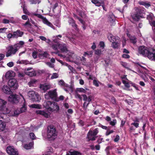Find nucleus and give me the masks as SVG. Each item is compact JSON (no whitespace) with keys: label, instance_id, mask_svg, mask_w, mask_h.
Segmentation results:
<instances>
[{"label":"nucleus","instance_id":"nucleus-41","mask_svg":"<svg viewBox=\"0 0 155 155\" xmlns=\"http://www.w3.org/2000/svg\"><path fill=\"white\" fill-rule=\"evenodd\" d=\"M59 44H53L52 46V48L54 50L58 51V45Z\"/></svg>","mask_w":155,"mask_h":155},{"label":"nucleus","instance_id":"nucleus-30","mask_svg":"<svg viewBox=\"0 0 155 155\" xmlns=\"http://www.w3.org/2000/svg\"><path fill=\"white\" fill-rule=\"evenodd\" d=\"M131 17L133 19L136 21H139L141 17L139 15H138L135 13L132 15Z\"/></svg>","mask_w":155,"mask_h":155},{"label":"nucleus","instance_id":"nucleus-50","mask_svg":"<svg viewBox=\"0 0 155 155\" xmlns=\"http://www.w3.org/2000/svg\"><path fill=\"white\" fill-rule=\"evenodd\" d=\"M27 25H28L29 26H31L32 25L30 23L29 21V19H28V20L25 23L23 24V25L25 26Z\"/></svg>","mask_w":155,"mask_h":155},{"label":"nucleus","instance_id":"nucleus-6","mask_svg":"<svg viewBox=\"0 0 155 155\" xmlns=\"http://www.w3.org/2000/svg\"><path fill=\"white\" fill-rule=\"evenodd\" d=\"M8 85L12 90L17 89L18 85L17 81L15 78H11L8 81Z\"/></svg>","mask_w":155,"mask_h":155},{"label":"nucleus","instance_id":"nucleus-34","mask_svg":"<svg viewBox=\"0 0 155 155\" xmlns=\"http://www.w3.org/2000/svg\"><path fill=\"white\" fill-rule=\"evenodd\" d=\"M33 146V144L31 142L28 144H25L24 147L25 149L27 150L30 149Z\"/></svg>","mask_w":155,"mask_h":155},{"label":"nucleus","instance_id":"nucleus-17","mask_svg":"<svg viewBox=\"0 0 155 155\" xmlns=\"http://www.w3.org/2000/svg\"><path fill=\"white\" fill-rule=\"evenodd\" d=\"M92 130H90L87 134V138L88 139V141H94L95 140L97 137H94L92 134Z\"/></svg>","mask_w":155,"mask_h":155},{"label":"nucleus","instance_id":"nucleus-56","mask_svg":"<svg viewBox=\"0 0 155 155\" xmlns=\"http://www.w3.org/2000/svg\"><path fill=\"white\" fill-rule=\"evenodd\" d=\"M93 54V52L91 51H89L88 52H85L84 54V55L85 56L86 55H89L92 56Z\"/></svg>","mask_w":155,"mask_h":155},{"label":"nucleus","instance_id":"nucleus-27","mask_svg":"<svg viewBox=\"0 0 155 155\" xmlns=\"http://www.w3.org/2000/svg\"><path fill=\"white\" fill-rule=\"evenodd\" d=\"M139 4L141 5H143L146 8H148L151 5L149 3H147L146 2L141 1L139 2Z\"/></svg>","mask_w":155,"mask_h":155},{"label":"nucleus","instance_id":"nucleus-16","mask_svg":"<svg viewBox=\"0 0 155 155\" xmlns=\"http://www.w3.org/2000/svg\"><path fill=\"white\" fill-rule=\"evenodd\" d=\"M48 93L50 95L51 99L53 100H55L57 97V93L55 90L53 91H50L48 92Z\"/></svg>","mask_w":155,"mask_h":155},{"label":"nucleus","instance_id":"nucleus-42","mask_svg":"<svg viewBox=\"0 0 155 155\" xmlns=\"http://www.w3.org/2000/svg\"><path fill=\"white\" fill-rule=\"evenodd\" d=\"M130 40L132 43L135 44L137 42L136 38L135 37H133L130 38Z\"/></svg>","mask_w":155,"mask_h":155},{"label":"nucleus","instance_id":"nucleus-1","mask_svg":"<svg viewBox=\"0 0 155 155\" xmlns=\"http://www.w3.org/2000/svg\"><path fill=\"white\" fill-rule=\"evenodd\" d=\"M139 53L144 57H147L150 60L155 61V49L148 48L144 46L138 48Z\"/></svg>","mask_w":155,"mask_h":155},{"label":"nucleus","instance_id":"nucleus-61","mask_svg":"<svg viewBox=\"0 0 155 155\" xmlns=\"http://www.w3.org/2000/svg\"><path fill=\"white\" fill-rule=\"evenodd\" d=\"M75 97L76 98H79L81 100H82V97H81V95L78 94V93H76L75 94Z\"/></svg>","mask_w":155,"mask_h":155},{"label":"nucleus","instance_id":"nucleus-40","mask_svg":"<svg viewBox=\"0 0 155 155\" xmlns=\"http://www.w3.org/2000/svg\"><path fill=\"white\" fill-rule=\"evenodd\" d=\"M58 74L56 73H53L52 74V76L51 78V79H53L54 78H58Z\"/></svg>","mask_w":155,"mask_h":155},{"label":"nucleus","instance_id":"nucleus-3","mask_svg":"<svg viewBox=\"0 0 155 155\" xmlns=\"http://www.w3.org/2000/svg\"><path fill=\"white\" fill-rule=\"evenodd\" d=\"M58 131L55 127L52 125L48 127L47 137L50 140H54L58 135Z\"/></svg>","mask_w":155,"mask_h":155},{"label":"nucleus","instance_id":"nucleus-46","mask_svg":"<svg viewBox=\"0 0 155 155\" xmlns=\"http://www.w3.org/2000/svg\"><path fill=\"white\" fill-rule=\"evenodd\" d=\"M117 123V120L116 119H114L112 121H111L110 122V124L112 126H114Z\"/></svg>","mask_w":155,"mask_h":155},{"label":"nucleus","instance_id":"nucleus-60","mask_svg":"<svg viewBox=\"0 0 155 155\" xmlns=\"http://www.w3.org/2000/svg\"><path fill=\"white\" fill-rule=\"evenodd\" d=\"M45 98L47 99H49L51 98L50 95L48 93V92L45 95Z\"/></svg>","mask_w":155,"mask_h":155},{"label":"nucleus","instance_id":"nucleus-48","mask_svg":"<svg viewBox=\"0 0 155 155\" xmlns=\"http://www.w3.org/2000/svg\"><path fill=\"white\" fill-rule=\"evenodd\" d=\"M37 52L36 51H34L32 52V56L33 57V58L34 59H36L37 58Z\"/></svg>","mask_w":155,"mask_h":155},{"label":"nucleus","instance_id":"nucleus-29","mask_svg":"<svg viewBox=\"0 0 155 155\" xmlns=\"http://www.w3.org/2000/svg\"><path fill=\"white\" fill-rule=\"evenodd\" d=\"M6 124L2 120H0V131L3 130L5 127Z\"/></svg>","mask_w":155,"mask_h":155},{"label":"nucleus","instance_id":"nucleus-15","mask_svg":"<svg viewBox=\"0 0 155 155\" xmlns=\"http://www.w3.org/2000/svg\"><path fill=\"white\" fill-rule=\"evenodd\" d=\"M108 20L110 23V25L111 26H114L115 25V16L113 13H111L109 15Z\"/></svg>","mask_w":155,"mask_h":155},{"label":"nucleus","instance_id":"nucleus-36","mask_svg":"<svg viewBox=\"0 0 155 155\" xmlns=\"http://www.w3.org/2000/svg\"><path fill=\"white\" fill-rule=\"evenodd\" d=\"M32 108H35L36 109H41V105L39 104H32L30 106Z\"/></svg>","mask_w":155,"mask_h":155},{"label":"nucleus","instance_id":"nucleus-26","mask_svg":"<svg viewBox=\"0 0 155 155\" xmlns=\"http://www.w3.org/2000/svg\"><path fill=\"white\" fill-rule=\"evenodd\" d=\"M40 87L41 90H43L44 92H45L46 91L49 89L50 86L48 85L42 84L41 85Z\"/></svg>","mask_w":155,"mask_h":155},{"label":"nucleus","instance_id":"nucleus-2","mask_svg":"<svg viewBox=\"0 0 155 155\" xmlns=\"http://www.w3.org/2000/svg\"><path fill=\"white\" fill-rule=\"evenodd\" d=\"M107 38L109 40L112 42L111 47L114 49H117L120 46V39L117 36H114L111 34L108 35Z\"/></svg>","mask_w":155,"mask_h":155},{"label":"nucleus","instance_id":"nucleus-8","mask_svg":"<svg viewBox=\"0 0 155 155\" xmlns=\"http://www.w3.org/2000/svg\"><path fill=\"white\" fill-rule=\"evenodd\" d=\"M33 15L34 16H36L38 18L41 19L43 23L44 24L47 25L48 26L51 27H53L52 24L45 17H44L42 15L40 14L34 13L33 14Z\"/></svg>","mask_w":155,"mask_h":155},{"label":"nucleus","instance_id":"nucleus-51","mask_svg":"<svg viewBox=\"0 0 155 155\" xmlns=\"http://www.w3.org/2000/svg\"><path fill=\"white\" fill-rule=\"evenodd\" d=\"M101 51L99 49H97L95 51V54L99 55L101 54Z\"/></svg>","mask_w":155,"mask_h":155},{"label":"nucleus","instance_id":"nucleus-9","mask_svg":"<svg viewBox=\"0 0 155 155\" xmlns=\"http://www.w3.org/2000/svg\"><path fill=\"white\" fill-rule=\"evenodd\" d=\"M19 96L16 94L10 95L8 98V101L12 104H17L19 102Z\"/></svg>","mask_w":155,"mask_h":155},{"label":"nucleus","instance_id":"nucleus-49","mask_svg":"<svg viewBox=\"0 0 155 155\" xmlns=\"http://www.w3.org/2000/svg\"><path fill=\"white\" fill-rule=\"evenodd\" d=\"M7 37L8 38H15L14 36V33L13 34L12 33H9L7 35Z\"/></svg>","mask_w":155,"mask_h":155},{"label":"nucleus","instance_id":"nucleus-5","mask_svg":"<svg viewBox=\"0 0 155 155\" xmlns=\"http://www.w3.org/2000/svg\"><path fill=\"white\" fill-rule=\"evenodd\" d=\"M28 95L30 99L33 101H38L40 99L38 94L35 93V91H31L28 93Z\"/></svg>","mask_w":155,"mask_h":155},{"label":"nucleus","instance_id":"nucleus-12","mask_svg":"<svg viewBox=\"0 0 155 155\" xmlns=\"http://www.w3.org/2000/svg\"><path fill=\"white\" fill-rule=\"evenodd\" d=\"M59 109V107L57 103L53 102L50 106L49 111H58Z\"/></svg>","mask_w":155,"mask_h":155},{"label":"nucleus","instance_id":"nucleus-45","mask_svg":"<svg viewBox=\"0 0 155 155\" xmlns=\"http://www.w3.org/2000/svg\"><path fill=\"white\" fill-rule=\"evenodd\" d=\"M111 102L114 104H116V101L115 98L113 96L111 98Z\"/></svg>","mask_w":155,"mask_h":155},{"label":"nucleus","instance_id":"nucleus-14","mask_svg":"<svg viewBox=\"0 0 155 155\" xmlns=\"http://www.w3.org/2000/svg\"><path fill=\"white\" fill-rule=\"evenodd\" d=\"M68 22L69 23L70 25H71V26L76 30H78V26L75 23V21L74 19L73 18H69V20H68Z\"/></svg>","mask_w":155,"mask_h":155},{"label":"nucleus","instance_id":"nucleus-19","mask_svg":"<svg viewBox=\"0 0 155 155\" xmlns=\"http://www.w3.org/2000/svg\"><path fill=\"white\" fill-rule=\"evenodd\" d=\"M15 38H18V37H21L24 34V32L21 31L19 30L13 32Z\"/></svg>","mask_w":155,"mask_h":155},{"label":"nucleus","instance_id":"nucleus-63","mask_svg":"<svg viewBox=\"0 0 155 155\" xmlns=\"http://www.w3.org/2000/svg\"><path fill=\"white\" fill-rule=\"evenodd\" d=\"M99 45L101 47L104 48L105 46L104 43L103 41H101L100 42Z\"/></svg>","mask_w":155,"mask_h":155},{"label":"nucleus","instance_id":"nucleus-24","mask_svg":"<svg viewBox=\"0 0 155 155\" xmlns=\"http://www.w3.org/2000/svg\"><path fill=\"white\" fill-rule=\"evenodd\" d=\"M82 153L80 152L73 150V151H69L68 153H67L66 155H82Z\"/></svg>","mask_w":155,"mask_h":155},{"label":"nucleus","instance_id":"nucleus-33","mask_svg":"<svg viewBox=\"0 0 155 155\" xmlns=\"http://www.w3.org/2000/svg\"><path fill=\"white\" fill-rule=\"evenodd\" d=\"M17 64H25L27 65L29 64V62L26 60H22L20 61H18L17 62Z\"/></svg>","mask_w":155,"mask_h":155},{"label":"nucleus","instance_id":"nucleus-4","mask_svg":"<svg viewBox=\"0 0 155 155\" xmlns=\"http://www.w3.org/2000/svg\"><path fill=\"white\" fill-rule=\"evenodd\" d=\"M17 45H10L7 48L6 56L7 57L11 56L12 55H15L18 51V46Z\"/></svg>","mask_w":155,"mask_h":155},{"label":"nucleus","instance_id":"nucleus-43","mask_svg":"<svg viewBox=\"0 0 155 155\" xmlns=\"http://www.w3.org/2000/svg\"><path fill=\"white\" fill-rule=\"evenodd\" d=\"M30 138L32 140H34L35 139V136L34 134L33 133H31L29 134Z\"/></svg>","mask_w":155,"mask_h":155},{"label":"nucleus","instance_id":"nucleus-59","mask_svg":"<svg viewBox=\"0 0 155 155\" xmlns=\"http://www.w3.org/2000/svg\"><path fill=\"white\" fill-rule=\"evenodd\" d=\"M131 125H134L135 127L136 128H137L139 127V124L137 123H132L131 124Z\"/></svg>","mask_w":155,"mask_h":155},{"label":"nucleus","instance_id":"nucleus-57","mask_svg":"<svg viewBox=\"0 0 155 155\" xmlns=\"http://www.w3.org/2000/svg\"><path fill=\"white\" fill-rule=\"evenodd\" d=\"M122 57L125 58H130V56L127 54H123L122 55Z\"/></svg>","mask_w":155,"mask_h":155},{"label":"nucleus","instance_id":"nucleus-10","mask_svg":"<svg viewBox=\"0 0 155 155\" xmlns=\"http://www.w3.org/2000/svg\"><path fill=\"white\" fill-rule=\"evenodd\" d=\"M7 153L9 155H18V152L13 146H8L6 148Z\"/></svg>","mask_w":155,"mask_h":155},{"label":"nucleus","instance_id":"nucleus-35","mask_svg":"<svg viewBox=\"0 0 155 155\" xmlns=\"http://www.w3.org/2000/svg\"><path fill=\"white\" fill-rule=\"evenodd\" d=\"M25 74L31 77L35 76L36 75V73L35 71L28 72H25Z\"/></svg>","mask_w":155,"mask_h":155},{"label":"nucleus","instance_id":"nucleus-39","mask_svg":"<svg viewBox=\"0 0 155 155\" xmlns=\"http://www.w3.org/2000/svg\"><path fill=\"white\" fill-rule=\"evenodd\" d=\"M98 133V128L95 129L93 131H92V134L93 135L94 137H96V135Z\"/></svg>","mask_w":155,"mask_h":155},{"label":"nucleus","instance_id":"nucleus-58","mask_svg":"<svg viewBox=\"0 0 155 155\" xmlns=\"http://www.w3.org/2000/svg\"><path fill=\"white\" fill-rule=\"evenodd\" d=\"M14 65V63L12 62H10L7 64V65L9 67H12Z\"/></svg>","mask_w":155,"mask_h":155},{"label":"nucleus","instance_id":"nucleus-44","mask_svg":"<svg viewBox=\"0 0 155 155\" xmlns=\"http://www.w3.org/2000/svg\"><path fill=\"white\" fill-rule=\"evenodd\" d=\"M77 91L80 92H82L84 93H86V91L83 88H78Z\"/></svg>","mask_w":155,"mask_h":155},{"label":"nucleus","instance_id":"nucleus-54","mask_svg":"<svg viewBox=\"0 0 155 155\" xmlns=\"http://www.w3.org/2000/svg\"><path fill=\"white\" fill-rule=\"evenodd\" d=\"M81 60L83 62V65H85L86 64V59L84 57H82Z\"/></svg>","mask_w":155,"mask_h":155},{"label":"nucleus","instance_id":"nucleus-62","mask_svg":"<svg viewBox=\"0 0 155 155\" xmlns=\"http://www.w3.org/2000/svg\"><path fill=\"white\" fill-rule=\"evenodd\" d=\"M150 24L152 26L154 27L155 28V21L154 20L152 21L151 22H150Z\"/></svg>","mask_w":155,"mask_h":155},{"label":"nucleus","instance_id":"nucleus-38","mask_svg":"<svg viewBox=\"0 0 155 155\" xmlns=\"http://www.w3.org/2000/svg\"><path fill=\"white\" fill-rule=\"evenodd\" d=\"M24 44V41H20L18 43L16 44H15V45H17L18 46L17 47L18 48V49H19V48L21 47V46L23 45Z\"/></svg>","mask_w":155,"mask_h":155},{"label":"nucleus","instance_id":"nucleus-37","mask_svg":"<svg viewBox=\"0 0 155 155\" xmlns=\"http://www.w3.org/2000/svg\"><path fill=\"white\" fill-rule=\"evenodd\" d=\"M136 12L135 13L138 15H139L141 17V15L142 13V10L140 8H137L136 10Z\"/></svg>","mask_w":155,"mask_h":155},{"label":"nucleus","instance_id":"nucleus-25","mask_svg":"<svg viewBox=\"0 0 155 155\" xmlns=\"http://www.w3.org/2000/svg\"><path fill=\"white\" fill-rule=\"evenodd\" d=\"M20 114V111L18 110L12 111L11 110L10 116L15 117L18 116Z\"/></svg>","mask_w":155,"mask_h":155},{"label":"nucleus","instance_id":"nucleus-18","mask_svg":"<svg viewBox=\"0 0 155 155\" xmlns=\"http://www.w3.org/2000/svg\"><path fill=\"white\" fill-rule=\"evenodd\" d=\"M11 110L8 109V108L5 107H4L2 109L0 110V113L3 114H9L8 116H10Z\"/></svg>","mask_w":155,"mask_h":155},{"label":"nucleus","instance_id":"nucleus-52","mask_svg":"<svg viewBox=\"0 0 155 155\" xmlns=\"http://www.w3.org/2000/svg\"><path fill=\"white\" fill-rule=\"evenodd\" d=\"M119 139H120L119 136L118 135H117L116 136L115 138L114 139V142H118Z\"/></svg>","mask_w":155,"mask_h":155},{"label":"nucleus","instance_id":"nucleus-23","mask_svg":"<svg viewBox=\"0 0 155 155\" xmlns=\"http://www.w3.org/2000/svg\"><path fill=\"white\" fill-rule=\"evenodd\" d=\"M35 113L37 114L41 115L46 118H48V114L44 111L38 110L36 111Z\"/></svg>","mask_w":155,"mask_h":155},{"label":"nucleus","instance_id":"nucleus-31","mask_svg":"<svg viewBox=\"0 0 155 155\" xmlns=\"http://www.w3.org/2000/svg\"><path fill=\"white\" fill-rule=\"evenodd\" d=\"M153 15L152 13H150L147 15V19L148 20L149 23L153 20Z\"/></svg>","mask_w":155,"mask_h":155},{"label":"nucleus","instance_id":"nucleus-32","mask_svg":"<svg viewBox=\"0 0 155 155\" xmlns=\"http://www.w3.org/2000/svg\"><path fill=\"white\" fill-rule=\"evenodd\" d=\"M58 37L61 38L62 37V35H57L55 37V38L53 40V41L55 43H57L58 44H60L59 43V42L60 41V39H59Z\"/></svg>","mask_w":155,"mask_h":155},{"label":"nucleus","instance_id":"nucleus-53","mask_svg":"<svg viewBox=\"0 0 155 155\" xmlns=\"http://www.w3.org/2000/svg\"><path fill=\"white\" fill-rule=\"evenodd\" d=\"M7 29V28H0V33H5Z\"/></svg>","mask_w":155,"mask_h":155},{"label":"nucleus","instance_id":"nucleus-47","mask_svg":"<svg viewBox=\"0 0 155 155\" xmlns=\"http://www.w3.org/2000/svg\"><path fill=\"white\" fill-rule=\"evenodd\" d=\"M26 110V108L25 107V105H24L22 106V107L20 109V113H21L25 112Z\"/></svg>","mask_w":155,"mask_h":155},{"label":"nucleus","instance_id":"nucleus-21","mask_svg":"<svg viewBox=\"0 0 155 155\" xmlns=\"http://www.w3.org/2000/svg\"><path fill=\"white\" fill-rule=\"evenodd\" d=\"M2 89L3 91L6 94H10L12 92L10 88L7 85H4Z\"/></svg>","mask_w":155,"mask_h":155},{"label":"nucleus","instance_id":"nucleus-22","mask_svg":"<svg viewBox=\"0 0 155 155\" xmlns=\"http://www.w3.org/2000/svg\"><path fill=\"white\" fill-rule=\"evenodd\" d=\"M53 102H51L49 101H45L43 104L44 107L48 111H49L50 107V106L52 104Z\"/></svg>","mask_w":155,"mask_h":155},{"label":"nucleus","instance_id":"nucleus-55","mask_svg":"<svg viewBox=\"0 0 155 155\" xmlns=\"http://www.w3.org/2000/svg\"><path fill=\"white\" fill-rule=\"evenodd\" d=\"M130 83L131 84V86L134 87L136 90H139L138 87H137V85H136L135 84L132 83Z\"/></svg>","mask_w":155,"mask_h":155},{"label":"nucleus","instance_id":"nucleus-64","mask_svg":"<svg viewBox=\"0 0 155 155\" xmlns=\"http://www.w3.org/2000/svg\"><path fill=\"white\" fill-rule=\"evenodd\" d=\"M78 19L80 22L82 24H83V25H84L85 24V22L81 18H80L79 17H78Z\"/></svg>","mask_w":155,"mask_h":155},{"label":"nucleus","instance_id":"nucleus-11","mask_svg":"<svg viewBox=\"0 0 155 155\" xmlns=\"http://www.w3.org/2000/svg\"><path fill=\"white\" fill-rule=\"evenodd\" d=\"M15 76V73L12 71H9L5 74V77L6 79H9L11 78H14Z\"/></svg>","mask_w":155,"mask_h":155},{"label":"nucleus","instance_id":"nucleus-20","mask_svg":"<svg viewBox=\"0 0 155 155\" xmlns=\"http://www.w3.org/2000/svg\"><path fill=\"white\" fill-rule=\"evenodd\" d=\"M49 56L47 51H45L43 53H39L38 54V57L41 59H43L48 58Z\"/></svg>","mask_w":155,"mask_h":155},{"label":"nucleus","instance_id":"nucleus-28","mask_svg":"<svg viewBox=\"0 0 155 155\" xmlns=\"http://www.w3.org/2000/svg\"><path fill=\"white\" fill-rule=\"evenodd\" d=\"M7 102L2 99H0V110L6 107Z\"/></svg>","mask_w":155,"mask_h":155},{"label":"nucleus","instance_id":"nucleus-13","mask_svg":"<svg viewBox=\"0 0 155 155\" xmlns=\"http://www.w3.org/2000/svg\"><path fill=\"white\" fill-rule=\"evenodd\" d=\"M58 48L60 49L62 52L67 53L68 51L67 45L64 43L58 45Z\"/></svg>","mask_w":155,"mask_h":155},{"label":"nucleus","instance_id":"nucleus-7","mask_svg":"<svg viewBox=\"0 0 155 155\" xmlns=\"http://www.w3.org/2000/svg\"><path fill=\"white\" fill-rule=\"evenodd\" d=\"M83 97V100L85 101L84 103L83 106L84 108H87L90 102L92 101V96L89 95L87 97V96L85 94L82 95Z\"/></svg>","mask_w":155,"mask_h":155}]
</instances>
